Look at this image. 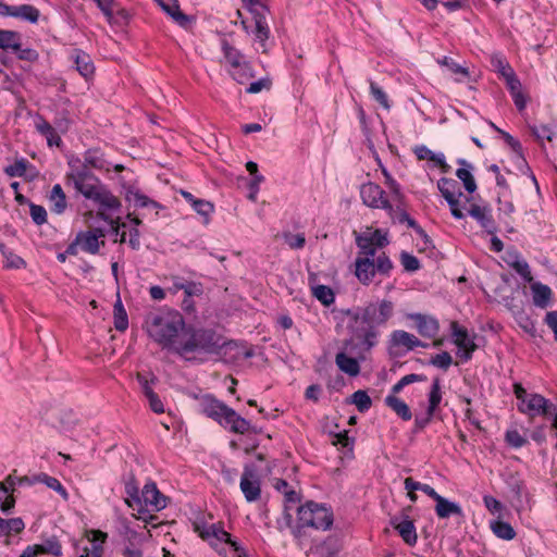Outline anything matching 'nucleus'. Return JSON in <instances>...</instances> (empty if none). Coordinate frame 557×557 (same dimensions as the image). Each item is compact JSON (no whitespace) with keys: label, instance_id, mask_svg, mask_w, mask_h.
Masks as SVG:
<instances>
[{"label":"nucleus","instance_id":"obj_1","mask_svg":"<svg viewBox=\"0 0 557 557\" xmlns=\"http://www.w3.org/2000/svg\"><path fill=\"white\" fill-rule=\"evenodd\" d=\"M393 311V302L386 299L348 310L347 315L350 317L348 330L351 336L345 342V349L349 354H354L356 349L369 351L376 343V327L384 324L392 317Z\"/></svg>","mask_w":557,"mask_h":557},{"label":"nucleus","instance_id":"obj_2","mask_svg":"<svg viewBox=\"0 0 557 557\" xmlns=\"http://www.w3.org/2000/svg\"><path fill=\"white\" fill-rule=\"evenodd\" d=\"M233 345L224 336L211 329L187 327L181 333V338L175 345V352L186 360H194L191 354H206L219 356L222 350Z\"/></svg>","mask_w":557,"mask_h":557},{"label":"nucleus","instance_id":"obj_3","mask_svg":"<svg viewBox=\"0 0 557 557\" xmlns=\"http://www.w3.org/2000/svg\"><path fill=\"white\" fill-rule=\"evenodd\" d=\"M149 336L164 347L175 351L181 333L186 330L183 317L178 312L153 313L147 318Z\"/></svg>","mask_w":557,"mask_h":557},{"label":"nucleus","instance_id":"obj_4","mask_svg":"<svg viewBox=\"0 0 557 557\" xmlns=\"http://www.w3.org/2000/svg\"><path fill=\"white\" fill-rule=\"evenodd\" d=\"M298 524L295 534L298 535L301 528L327 530L333 523V513L324 506L314 502H307L297 509Z\"/></svg>","mask_w":557,"mask_h":557},{"label":"nucleus","instance_id":"obj_5","mask_svg":"<svg viewBox=\"0 0 557 557\" xmlns=\"http://www.w3.org/2000/svg\"><path fill=\"white\" fill-rule=\"evenodd\" d=\"M196 531H198L200 537L208 541L211 546H215L220 542L230 544L234 550L238 554V557H246V552L238 545L236 541L232 540V536L226 532L220 523H213L211 525L200 527L196 524Z\"/></svg>","mask_w":557,"mask_h":557},{"label":"nucleus","instance_id":"obj_6","mask_svg":"<svg viewBox=\"0 0 557 557\" xmlns=\"http://www.w3.org/2000/svg\"><path fill=\"white\" fill-rule=\"evenodd\" d=\"M384 195V190L374 183L362 184L360 187V196L366 206L392 210V205Z\"/></svg>","mask_w":557,"mask_h":557},{"label":"nucleus","instance_id":"obj_7","mask_svg":"<svg viewBox=\"0 0 557 557\" xmlns=\"http://www.w3.org/2000/svg\"><path fill=\"white\" fill-rule=\"evenodd\" d=\"M199 406L202 413L219 422L221 425L223 424L225 416L231 409L224 403L218 400L215 397L209 394L199 397Z\"/></svg>","mask_w":557,"mask_h":557},{"label":"nucleus","instance_id":"obj_8","mask_svg":"<svg viewBox=\"0 0 557 557\" xmlns=\"http://www.w3.org/2000/svg\"><path fill=\"white\" fill-rule=\"evenodd\" d=\"M519 410L530 417L535 416H553L552 409L556 407L540 394H530L524 405H519Z\"/></svg>","mask_w":557,"mask_h":557},{"label":"nucleus","instance_id":"obj_9","mask_svg":"<svg viewBox=\"0 0 557 557\" xmlns=\"http://www.w3.org/2000/svg\"><path fill=\"white\" fill-rule=\"evenodd\" d=\"M240 490L247 502H255L260 497V482L255 469L246 466L240 479Z\"/></svg>","mask_w":557,"mask_h":557},{"label":"nucleus","instance_id":"obj_10","mask_svg":"<svg viewBox=\"0 0 557 557\" xmlns=\"http://www.w3.org/2000/svg\"><path fill=\"white\" fill-rule=\"evenodd\" d=\"M104 236V231L96 227L87 232H79L76 235V243H78L86 252L95 255L99 251L100 246H104V240H99V238H103Z\"/></svg>","mask_w":557,"mask_h":557},{"label":"nucleus","instance_id":"obj_11","mask_svg":"<svg viewBox=\"0 0 557 557\" xmlns=\"http://www.w3.org/2000/svg\"><path fill=\"white\" fill-rule=\"evenodd\" d=\"M451 327L459 356L466 361L471 359L472 352L478 348L476 344L469 337L467 330L459 327L457 322H453Z\"/></svg>","mask_w":557,"mask_h":557},{"label":"nucleus","instance_id":"obj_12","mask_svg":"<svg viewBox=\"0 0 557 557\" xmlns=\"http://www.w3.org/2000/svg\"><path fill=\"white\" fill-rule=\"evenodd\" d=\"M125 492L129 497V498L125 499V503L127 504L128 507L137 510L138 516H135L136 518L143 519L146 522H149L150 520H152L154 518L153 516H150L149 520H148L141 516L145 512V509L141 505V499L139 497V488H138L136 479L133 474L131 475L129 480L125 484Z\"/></svg>","mask_w":557,"mask_h":557},{"label":"nucleus","instance_id":"obj_13","mask_svg":"<svg viewBox=\"0 0 557 557\" xmlns=\"http://www.w3.org/2000/svg\"><path fill=\"white\" fill-rule=\"evenodd\" d=\"M389 523L406 544L410 546L417 544L418 535L412 520H400L399 517H391Z\"/></svg>","mask_w":557,"mask_h":557},{"label":"nucleus","instance_id":"obj_14","mask_svg":"<svg viewBox=\"0 0 557 557\" xmlns=\"http://www.w3.org/2000/svg\"><path fill=\"white\" fill-rule=\"evenodd\" d=\"M355 275L359 282L364 285L370 284L376 273L374 259L358 256L355 261Z\"/></svg>","mask_w":557,"mask_h":557},{"label":"nucleus","instance_id":"obj_15","mask_svg":"<svg viewBox=\"0 0 557 557\" xmlns=\"http://www.w3.org/2000/svg\"><path fill=\"white\" fill-rule=\"evenodd\" d=\"M145 505L159 511L166 507V497L160 493L154 482L147 483L141 492Z\"/></svg>","mask_w":557,"mask_h":557},{"label":"nucleus","instance_id":"obj_16","mask_svg":"<svg viewBox=\"0 0 557 557\" xmlns=\"http://www.w3.org/2000/svg\"><path fill=\"white\" fill-rule=\"evenodd\" d=\"M468 213L475 219L488 234H493L496 231L495 223L488 208L472 203L468 209Z\"/></svg>","mask_w":557,"mask_h":557},{"label":"nucleus","instance_id":"obj_17","mask_svg":"<svg viewBox=\"0 0 557 557\" xmlns=\"http://www.w3.org/2000/svg\"><path fill=\"white\" fill-rule=\"evenodd\" d=\"M250 12L253 15L255 20V36L256 39L259 41V44L262 47V51L265 52V41L269 39L270 29L267 23L265 16L260 13L257 9L250 8Z\"/></svg>","mask_w":557,"mask_h":557},{"label":"nucleus","instance_id":"obj_18","mask_svg":"<svg viewBox=\"0 0 557 557\" xmlns=\"http://www.w3.org/2000/svg\"><path fill=\"white\" fill-rule=\"evenodd\" d=\"M411 318L416 321L419 333L425 337H433L438 332V323L431 317L417 313L412 314Z\"/></svg>","mask_w":557,"mask_h":557},{"label":"nucleus","instance_id":"obj_19","mask_svg":"<svg viewBox=\"0 0 557 557\" xmlns=\"http://www.w3.org/2000/svg\"><path fill=\"white\" fill-rule=\"evenodd\" d=\"M530 287L532 290L533 304L539 308H546L552 298V289L549 286L540 282H533Z\"/></svg>","mask_w":557,"mask_h":557},{"label":"nucleus","instance_id":"obj_20","mask_svg":"<svg viewBox=\"0 0 557 557\" xmlns=\"http://www.w3.org/2000/svg\"><path fill=\"white\" fill-rule=\"evenodd\" d=\"M222 425H224V426L230 425L231 431L234 433H238V434H245L246 432H248L251 429L250 423L246 419L240 417L232 408L228 410L227 414L225 416V420Z\"/></svg>","mask_w":557,"mask_h":557},{"label":"nucleus","instance_id":"obj_21","mask_svg":"<svg viewBox=\"0 0 557 557\" xmlns=\"http://www.w3.org/2000/svg\"><path fill=\"white\" fill-rule=\"evenodd\" d=\"M335 362L341 371L350 376H356L360 372L358 360L356 358L348 356L344 351L338 352L336 355Z\"/></svg>","mask_w":557,"mask_h":557},{"label":"nucleus","instance_id":"obj_22","mask_svg":"<svg viewBox=\"0 0 557 557\" xmlns=\"http://www.w3.org/2000/svg\"><path fill=\"white\" fill-rule=\"evenodd\" d=\"M392 343L396 346H404L409 350L419 346L426 347V344H423L418 337L400 330L392 334Z\"/></svg>","mask_w":557,"mask_h":557},{"label":"nucleus","instance_id":"obj_23","mask_svg":"<svg viewBox=\"0 0 557 557\" xmlns=\"http://www.w3.org/2000/svg\"><path fill=\"white\" fill-rule=\"evenodd\" d=\"M435 512L441 519H446L454 515L462 516L461 507L458 504L453 503L443 496L436 502Z\"/></svg>","mask_w":557,"mask_h":557},{"label":"nucleus","instance_id":"obj_24","mask_svg":"<svg viewBox=\"0 0 557 557\" xmlns=\"http://www.w3.org/2000/svg\"><path fill=\"white\" fill-rule=\"evenodd\" d=\"M385 404L404 421H409L412 418V413L408 405L403 401L400 398L388 395L385 398Z\"/></svg>","mask_w":557,"mask_h":557},{"label":"nucleus","instance_id":"obj_25","mask_svg":"<svg viewBox=\"0 0 557 557\" xmlns=\"http://www.w3.org/2000/svg\"><path fill=\"white\" fill-rule=\"evenodd\" d=\"M74 187L79 191L85 198L96 200L99 197L100 191L103 188V185L97 181L90 182H79L74 183Z\"/></svg>","mask_w":557,"mask_h":557},{"label":"nucleus","instance_id":"obj_26","mask_svg":"<svg viewBox=\"0 0 557 557\" xmlns=\"http://www.w3.org/2000/svg\"><path fill=\"white\" fill-rule=\"evenodd\" d=\"M74 62L76 65V70L85 78H88L90 75L94 74L95 67L92 65L90 57L87 53L81 50H76L74 55Z\"/></svg>","mask_w":557,"mask_h":557},{"label":"nucleus","instance_id":"obj_27","mask_svg":"<svg viewBox=\"0 0 557 557\" xmlns=\"http://www.w3.org/2000/svg\"><path fill=\"white\" fill-rule=\"evenodd\" d=\"M161 8L180 25L185 27L189 23V17L180 10L177 0L173 4H166L163 0H157Z\"/></svg>","mask_w":557,"mask_h":557},{"label":"nucleus","instance_id":"obj_28","mask_svg":"<svg viewBox=\"0 0 557 557\" xmlns=\"http://www.w3.org/2000/svg\"><path fill=\"white\" fill-rule=\"evenodd\" d=\"M36 129L47 138L49 146H59L61 144L60 136L55 133L54 128L44 119L36 122Z\"/></svg>","mask_w":557,"mask_h":557},{"label":"nucleus","instance_id":"obj_29","mask_svg":"<svg viewBox=\"0 0 557 557\" xmlns=\"http://www.w3.org/2000/svg\"><path fill=\"white\" fill-rule=\"evenodd\" d=\"M21 35L14 30H0V48L3 50H20Z\"/></svg>","mask_w":557,"mask_h":557},{"label":"nucleus","instance_id":"obj_30","mask_svg":"<svg viewBox=\"0 0 557 557\" xmlns=\"http://www.w3.org/2000/svg\"><path fill=\"white\" fill-rule=\"evenodd\" d=\"M40 16V12L33 5L22 4L14 5L13 17L22 18L30 23H36Z\"/></svg>","mask_w":557,"mask_h":557},{"label":"nucleus","instance_id":"obj_31","mask_svg":"<svg viewBox=\"0 0 557 557\" xmlns=\"http://www.w3.org/2000/svg\"><path fill=\"white\" fill-rule=\"evenodd\" d=\"M114 326L117 331L124 332L128 326L127 313L122 305L120 293H117V299L114 304Z\"/></svg>","mask_w":557,"mask_h":557},{"label":"nucleus","instance_id":"obj_32","mask_svg":"<svg viewBox=\"0 0 557 557\" xmlns=\"http://www.w3.org/2000/svg\"><path fill=\"white\" fill-rule=\"evenodd\" d=\"M441 400H442L441 384H440V379L436 377L433 380L431 391L429 394V406L426 409V413L429 416H434L435 410L437 409Z\"/></svg>","mask_w":557,"mask_h":557},{"label":"nucleus","instance_id":"obj_33","mask_svg":"<svg viewBox=\"0 0 557 557\" xmlns=\"http://www.w3.org/2000/svg\"><path fill=\"white\" fill-rule=\"evenodd\" d=\"M356 244L360 249V257H368L370 259H373L376 252V248L373 246V239L368 237L367 233L357 235Z\"/></svg>","mask_w":557,"mask_h":557},{"label":"nucleus","instance_id":"obj_34","mask_svg":"<svg viewBox=\"0 0 557 557\" xmlns=\"http://www.w3.org/2000/svg\"><path fill=\"white\" fill-rule=\"evenodd\" d=\"M73 168V173L67 175V178L74 183L79 182H90V181H97L98 178L89 171V166L86 164H82L81 166H75L72 163H70Z\"/></svg>","mask_w":557,"mask_h":557},{"label":"nucleus","instance_id":"obj_35","mask_svg":"<svg viewBox=\"0 0 557 557\" xmlns=\"http://www.w3.org/2000/svg\"><path fill=\"white\" fill-rule=\"evenodd\" d=\"M50 200L53 202L52 208H51L53 212H55L58 214H61L64 212V210L66 208V197H65V194H64L62 187L59 184L53 186V188L51 190Z\"/></svg>","mask_w":557,"mask_h":557},{"label":"nucleus","instance_id":"obj_36","mask_svg":"<svg viewBox=\"0 0 557 557\" xmlns=\"http://www.w3.org/2000/svg\"><path fill=\"white\" fill-rule=\"evenodd\" d=\"M222 49L226 61L232 65V67L239 69L244 64L243 54L227 41H223Z\"/></svg>","mask_w":557,"mask_h":557},{"label":"nucleus","instance_id":"obj_37","mask_svg":"<svg viewBox=\"0 0 557 557\" xmlns=\"http://www.w3.org/2000/svg\"><path fill=\"white\" fill-rule=\"evenodd\" d=\"M491 529L494 534L503 540H512L516 536L513 528L504 521H494L491 523Z\"/></svg>","mask_w":557,"mask_h":557},{"label":"nucleus","instance_id":"obj_38","mask_svg":"<svg viewBox=\"0 0 557 557\" xmlns=\"http://www.w3.org/2000/svg\"><path fill=\"white\" fill-rule=\"evenodd\" d=\"M84 164L94 169H104L107 161L98 149H89L85 152Z\"/></svg>","mask_w":557,"mask_h":557},{"label":"nucleus","instance_id":"obj_39","mask_svg":"<svg viewBox=\"0 0 557 557\" xmlns=\"http://www.w3.org/2000/svg\"><path fill=\"white\" fill-rule=\"evenodd\" d=\"M103 209H119L121 207L120 200L113 196L104 186L99 194V197L95 200Z\"/></svg>","mask_w":557,"mask_h":557},{"label":"nucleus","instance_id":"obj_40","mask_svg":"<svg viewBox=\"0 0 557 557\" xmlns=\"http://www.w3.org/2000/svg\"><path fill=\"white\" fill-rule=\"evenodd\" d=\"M313 296L321 301L324 306H330L334 302L335 296L333 290L325 285H317L312 287Z\"/></svg>","mask_w":557,"mask_h":557},{"label":"nucleus","instance_id":"obj_41","mask_svg":"<svg viewBox=\"0 0 557 557\" xmlns=\"http://www.w3.org/2000/svg\"><path fill=\"white\" fill-rule=\"evenodd\" d=\"M437 188L445 199L456 196L459 190L458 183L455 180L447 177H443L437 182Z\"/></svg>","mask_w":557,"mask_h":557},{"label":"nucleus","instance_id":"obj_42","mask_svg":"<svg viewBox=\"0 0 557 557\" xmlns=\"http://www.w3.org/2000/svg\"><path fill=\"white\" fill-rule=\"evenodd\" d=\"M300 500L299 495L293 491L285 492V508H284V521L286 528H292L293 516L290 513V507L288 504H297Z\"/></svg>","mask_w":557,"mask_h":557},{"label":"nucleus","instance_id":"obj_43","mask_svg":"<svg viewBox=\"0 0 557 557\" xmlns=\"http://www.w3.org/2000/svg\"><path fill=\"white\" fill-rule=\"evenodd\" d=\"M351 403L356 405L360 412L369 410L372 405V400L366 391H357L351 395Z\"/></svg>","mask_w":557,"mask_h":557},{"label":"nucleus","instance_id":"obj_44","mask_svg":"<svg viewBox=\"0 0 557 557\" xmlns=\"http://www.w3.org/2000/svg\"><path fill=\"white\" fill-rule=\"evenodd\" d=\"M456 176L463 183L465 189L472 194L476 190V183L469 169H458Z\"/></svg>","mask_w":557,"mask_h":557},{"label":"nucleus","instance_id":"obj_45","mask_svg":"<svg viewBox=\"0 0 557 557\" xmlns=\"http://www.w3.org/2000/svg\"><path fill=\"white\" fill-rule=\"evenodd\" d=\"M28 161L25 159H18L13 164L8 165L4 169V173L9 175L10 177H22L24 176L27 168H28Z\"/></svg>","mask_w":557,"mask_h":557},{"label":"nucleus","instance_id":"obj_46","mask_svg":"<svg viewBox=\"0 0 557 557\" xmlns=\"http://www.w3.org/2000/svg\"><path fill=\"white\" fill-rule=\"evenodd\" d=\"M125 198L127 201H134L137 207H147L149 203L157 207V202L150 200L145 195L139 194L137 190L128 189L126 191Z\"/></svg>","mask_w":557,"mask_h":557},{"label":"nucleus","instance_id":"obj_47","mask_svg":"<svg viewBox=\"0 0 557 557\" xmlns=\"http://www.w3.org/2000/svg\"><path fill=\"white\" fill-rule=\"evenodd\" d=\"M41 554L61 555V544L55 536H52L39 545Z\"/></svg>","mask_w":557,"mask_h":557},{"label":"nucleus","instance_id":"obj_48","mask_svg":"<svg viewBox=\"0 0 557 557\" xmlns=\"http://www.w3.org/2000/svg\"><path fill=\"white\" fill-rule=\"evenodd\" d=\"M25 524L24 521L21 518H12L5 520V523L3 525V532L2 535H10L13 533H20L24 530Z\"/></svg>","mask_w":557,"mask_h":557},{"label":"nucleus","instance_id":"obj_49","mask_svg":"<svg viewBox=\"0 0 557 557\" xmlns=\"http://www.w3.org/2000/svg\"><path fill=\"white\" fill-rule=\"evenodd\" d=\"M430 363L443 370H447L453 363V358L449 352L443 351L431 358Z\"/></svg>","mask_w":557,"mask_h":557},{"label":"nucleus","instance_id":"obj_50","mask_svg":"<svg viewBox=\"0 0 557 557\" xmlns=\"http://www.w3.org/2000/svg\"><path fill=\"white\" fill-rule=\"evenodd\" d=\"M370 91L373 98L386 110L391 109L387 95L373 82L370 83Z\"/></svg>","mask_w":557,"mask_h":557},{"label":"nucleus","instance_id":"obj_51","mask_svg":"<svg viewBox=\"0 0 557 557\" xmlns=\"http://www.w3.org/2000/svg\"><path fill=\"white\" fill-rule=\"evenodd\" d=\"M375 272L387 275L389 271L393 269V263L389 258L383 252L381 253L376 260H374Z\"/></svg>","mask_w":557,"mask_h":557},{"label":"nucleus","instance_id":"obj_52","mask_svg":"<svg viewBox=\"0 0 557 557\" xmlns=\"http://www.w3.org/2000/svg\"><path fill=\"white\" fill-rule=\"evenodd\" d=\"M492 65L498 71V73L504 78H506L508 75L515 73L513 70L511 69V66L497 54L492 57Z\"/></svg>","mask_w":557,"mask_h":557},{"label":"nucleus","instance_id":"obj_53","mask_svg":"<svg viewBox=\"0 0 557 557\" xmlns=\"http://www.w3.org/2000/svg\"><path fill=\"white\" fill-rule=\"evenodd\" d=\"M400 261L404 267V269L408 272H414L419 270L420 262L413 255H410L408 252H401L400 255Z\"/></svg>","mask_w":557,"mask_h":557},{"label":"nucleus","instance_id":"obj_54","mask_svg":"<svg viewBox=\"0 0 557 557\" xmlns=\"http://www.w3.org/2000/svg\"><path fill=\"white\" fill-rule=\"evenodd\" d=\"M29 210L30 216L37 225H41L47 222V211L42 206L30 203Z\"/></svg>","mask_w":557,"mask_h":557},{"label":"nucleus","instance_id":"obj_55","mask_svg":"<svg viewBox=\"0 0 557 557\" xmlns=\"http://www.w3.org/2000/svg\"><path fill=\"white\" fill-rule=\"evenodd\" d=\"M437 63L443 65V66L448 67V70L451 71L453 73L461 74L463 76H468L469 75L468 69L457 64L456 62H454L448 57H444L442 59H438Z\"/></svg>","mask_w":557,"mask_h":557},{"label":"nucleus","instance_id":"obj_56","mask_svg":"<svg viewBox=\"0 0 557 557\" xmlns=\"http://www.w3.org/2000/svg\"><path fill=\"white\" fill-rule=\"evenodd\" d=\"M506 441L515 448L522 447L527 443V440L517 430L507 431Z\"/></svg>","mask_w":557,"mask_h":557},{"label":"nucleus","instance_id":"obj_57","mask_svg":"<svg viewBox=\"0 0 557 557\" xmlns=\"http://www.w3.org/2000/svg\"><path fill=\"white\" fill-rule=\"evenodd\" d=\"M44 479H45V484L49 488L54 490L57 493H59L62 496V498L64 500H67L69 494L58 479L52 478V476H44Z\"/></svg>","mask_w":557,"mask_h":557},{"label":"nucleus","instance_id":"obj_58","mask_svg":"<svg viewBox=\"0 0 557 557\" xmlns=\"http://www.w3.org/2000/svg\"><path fill=\"white\" fill-rule=\"evenodd\" d=\"M181 289L184 290L186 297L200 296L203 293V287L200 283L187 282L181 285Z\"/></svg>","mask_w":557,"mask_h":557},{"label":"nucleus","instance_id":"obj_59","mask_svg":"<svg viewBox=\"0 0 557 557\" xmlns=\"http://www.w3.org/2000/svg\"><path fill=\"white\" fill-rule=\"evenodd\" d=\"M191 206L199 214L206 218L213 212V205L202 199H197V201H194V205Z\"/></svg>","mask_w":557,"mask_h":557},{"label":"nucleus","instance_id":"obj_60","mask_svg":"<svg viewBox=\"0 0 557 557\" xmlns=\"http://www.w3.org/2000/svg\"><path fill=\"white\" fill-rule=\"evenodd\" d=\"M531 132H532V135L537 140H542V139L546 138L548 141H552V139H553V132L546 125H541L540 127L532 126Z\"/></svg>","mask_w":557,"mask_h":557},{"label":"nucleus","instance_id":"obj_61","mask_svg":"<svg viewBox=\"0 0 557 557\" xmlns=\"http://www.w3.org/2000/svg\"><path fill=\"white\" fill-rule=\"evenodd\" d=\"M512 267L527 282L533 283V276L531 275L529 264L525 261H516Z\"/></svg>","mask_w":557,"mask_h":557},{"label":"nucleus","instance_id":"obj_62","mask_svg":"<svg viewBox=\"0 0 557 557\" xmlns=\"http://www.w3.org/2000/svg\"><path fill=\"white\" fill-rule=\"evenodd\" d=\"M368 237L373 239V246L375 248H383L388 244V239L385 234H382L380 230H375L374 232H366Z\"/></svg>","mask_w":557,"mask_h":557},{"label":"nucleus","instance_id":"obj_63","mask_svg":"<svg viewBox=\"0 0 557 557\" xmlns=\"http://www.w3.org/2000/svg\"><path fill=\"white\" fill-rule=\"evenodd\" d=\"M285 242L290 248L299 249L304 247L306 239L302 234H287L285 235Z\"/></svg>","mask_w":557,"mask_h":557},{"label":"nucleus","instance_id":"obj_64","mask_svg":"<svg viewBox=\"0 0 557 557\" xmlns=\"http://www.w3.org/2000/svg\"><path fill=\"white\" fill-rule=\"evenodd\" d=\"M146 397L148 398L149 406L153 412H156V413L164 412L163 404H162L161 399L159 398V396L154 392H149Z\"/></svg>","mask_w":557,"mask_h":557}]
</instances>
